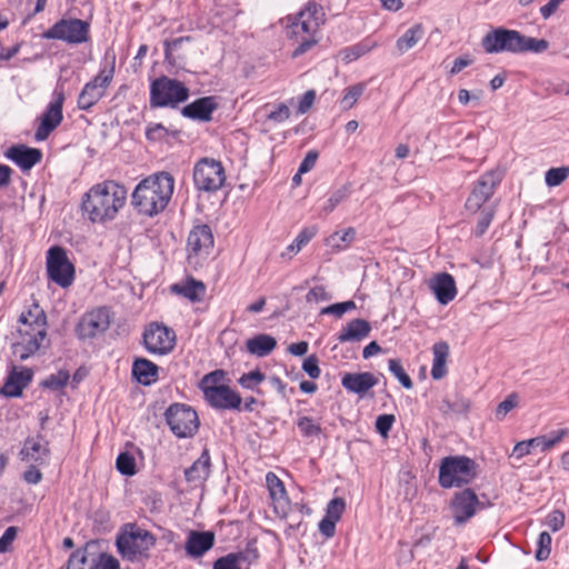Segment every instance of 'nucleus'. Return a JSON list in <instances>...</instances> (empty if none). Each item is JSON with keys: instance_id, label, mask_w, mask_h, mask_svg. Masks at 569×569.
Returning a JSON list of instances; mask_svg holds the SVG:
<instances>
[{"instance_id": "nucleus-5", "label": "nucleus", "mask_w": 569, "mask_h": 569, "mask_svg": "<svg viewBox=\"0 0 569 569\" xmlns=\"http://www.w3.org/2000/svg\"><path fill=\"white\" fill-rule=\"evenodd\" d=\"M477 476V463L466 456H449L441 460L439 485L442 488L462 487Z\"/></svg>"}, {"instance_id": "nucleus-50", "label": "nucleus", "mask_w": 569, "mask_h": 569, "mask_svg": "<svg viewBox=\"0 0 569 569\" xmlns=\"http://www.w3.org/2000/svg\"><path fill=\"white\" fill-rule=\"evenodd\" d=\"M569 176V167L551 168L546 172V183L549 187L561 184Z\"/></svg>"}, {"instance_id": "nucleus-47", "label": "nucleus", "mask_w": 569, "mask_h": 569, "mask_svg": "<svg viewBox=\"0 0 569 569\" xmlns=\"http://www.w3.org/2000/svg\"><path fill=\"white\" fill-rule=\"evenodd\" d=\"M350 190L348 186H342L337 189L327 200L326 204L322 208V211L328 214L335 210V208L341 203L349 196Z\"/></svg>"}, {"instance_id": "nucleus-44", "label": "nucleus", "mask_w": 569, "mask_h": 569, "mask_svg": "<svg viewBox=\"0 0 569 569\" xmlns=\"http://www.w3.org/2000/svg\"><path fill=\"white\" fill-rule=\"evenodd\" d=\"M390 372L399 380L406 389H411L413 383L411 378L406 373L399 359H390L388 361Z\"/></svg>"}, {"instance_id": "nucleus-17", "label": "nucleus", "mask_w": 569, "mask_h": 569, "mask_svg": "<svg viewBox=\"0 0 569 569\" xmlns=\"http://www.w3.org/2000/svg\"><path fill=\"white\" fill-rule=\"evenodd\" d=\"M110 327V313L104 307L84 313L78 322L80 339H90L103 333Z\"/></svg>"}, {"instance_id": "nucleus-3", "label": "nucleus", "mask_w": 569, "mask_h": 569, "mask_svg": "<svg viewBox=\"0 0 569 569\" xmlns=\"http://www.w3.org/2000/svg\"><path fill=\"white\" fill-rule=\"evenodd\" d=\"M287 36L297 42L292 57L297 58L319 42L320 27L326 21L323 8L308 2L295 17H288Z\"/></svg>"}, {"instance_id": "nucleus-29", "label": "nucleus", "mask_w": 569, "mask_h": 569, "mask_svg": "<svg viewBox=\"0 0 569 569\" xmlns=\"http://www.w3.org/2000/svg\"><path fill=\"white\" fill-rule=\"evenodd\" d=\"M211 472V459L207 448L203 449L200 457L184 470L187 482L193 485L203 483Z\"/></svg>"}, {"instance_id": "nucleus-64", "label": "nucleus", "mask_w": 569, "mask_h": 569, "mask_svg": "<svg viewBox=\"0 0 569 569\" xmlns=\"http://www.w3.org/2000/svg\"><path fill=\"white\" fill-rule=\"evenodd\" d=\"M331 296L326 291L325 287L317 286L307 293L306 300L307 302H319L329 300Z\"/></svg>"}, {"instance_id": "nucleus-9", "label": "nucleus", "mask_w": 569, "mask_h": 569, "mask_svg": "<svg viewBox=\"0 0 569 569\" xmlns=\"http://www.w3.org/2000/svg\"><path fill=\"white\" fill-rule=\"evenodd\" d=\"M226 180L224 169L221 162L203 158L197 162L193 169V181L197 189L212 192L219 190Z\"/></svg>"}, {"instance_id": "nucleus-32", "label": "nucleus", "mask_w": 569, "mask_h": 569, "mask_svg": "<svg viewBox=\"0 0 569 569\" xmlns=\"http://www.w3.org/2000/svg\"><path fill=\"white\" fill-rule=\"evenodd\" d=\"M371 330V326L367 320L353 319L339 332L338 340L340 342L360 341L366 338Z\"/></svg>"}, {"instance_id": "nucleus-20", "label": "nucleus", "mask_w": 569, "mask_h": 569, "mask_svg": "<svg viewBox=\"0 0 569 569\" xmlns=\"http://www.w3.org/2000/svg\"><path fill=\"white\" fill-rule=\"evenodd\" d=\"M4 156L13 161L22 171H28L42 159L40 149L31 148L24 144L11 146Z\"/></svg>"}, {"instance_id": "nucleus-36", "label": "nucleus", "mask_w": 569, "mask_h": 569, "mask_svg": "<svg viewBox=\"0 0 569 569\" xmlns=\"http://www.w3.org/2000/svg\"><path fill=\"white\" fill-rule=\"evenodd\" d=\"M30 322L33 325V330L40 336L42 331H47V317L44 311L34 303L32 309L22 312L19 317V323Z\"/></svg>"}, {"instance_id": "nucleus-23", "label": "nucleus", "mask_w": 569, "mask_h": 569, "mask_svg": "<svg viewBox=\"0 0 569 569\" xmlns=\"http://www.w3.org/2000/svg\"><path fill=\"white\" fill-rule=\"evenodd\" d=\"M46 336L47 331H42L40 336L37 331L31 332V336L27 331H20V340L12 345V353L21 361L27 360L40 349Z\"/></svg>"}, {"instance_id": "nucleus-25", "label": "nucleus", "mask_w": 569, "mask_h": 569, "mask_svg": "<svg viewBox=\"0 0 569 569\" xmlns=\"http://www.w3.org/2000/svg\"><path fill=\"white\" fill-rule=\"evenodd\" d=\"M206 400L211 407L222 410L239 409L242 401L240 395L227 385L212 389Z\"/></svg>"}, {"instance_id": "nucleus-62", "label": "nucleus", "mask_w": 569, "mask_h": 569, "mask_svg": "<svg viewBox=\"0 0 569 569\" xmlns=\"http://www.w3.org/2000/svg\"><path fill=\"white\" fill-rule=\"evenodd\" d=\"M87 561L86 550L77 549L73 551L68 560L67 569H84V563Z\"/></svg>"}, {"instance_id": "nucleus-6", "label": "nucleus", "mask_w": 569, "mask_h": 569, "mask_svg": "<svg viewBox=\"0 0 569 569\" xmlns=\"http://www.w3.org/2000/svg\"><path fill=\"white\" fill-rule=\"evenodd\" d=\"M190 94L181 81L166 76L157 78L150 86L151 108H176L179 103L188 100Z\"/></svg>"}, {"instance_id": "nucleus-10", "label": "nucleus", "mask_w": 569, "mask_h": 569, "mask_svg": "<svg viewBox=\"0 0 569 569\" xmlns=\"http://www.w3.org/2000/svg\"><path fill=\"white\" fill-rule=\"evenodd\" d=\"M47 273L51 281L61 288H68L74 280V267L63 248L54 246L48 250Z\"/></svg>"}, {"instance_id": "nucleus-21", "label": "nucleus", "mask_w": 569, "mask_h": 569, "mask_svg": "<svg viewBox=\"0 0 569 569\" xmlns=\"http://www.w3.org/2000/svg\"><path fill=\"white\" fill-rule=\"evenodd\" d=\"M379 379L371 372H348L341 379L342 387L349 392L365 396L371 388L377 386Z\"/></svg>"}, {"instance_id": "nucleus-54", "label": "nucleus", "mask_w": 569, "mask_h": 569, "mask_svg": "<svg viewBox=\"0 0 569 569\" xmlns=\"http://www.w3.org/2000/svg\"><path fill=\"white\" fill-rule=\"evenodd\" d=\"M372 47L373 46H371V44L361 42V43H357L350 48H346L342 51L343 60L346 62H351V61L360 58L361 56L368 53L372 49Z\"/></svg>"}, {"instance_id": "nucleus-58", "label": "nucleus", "mask_w": 569, "mask_h": 569, "mask_svg": "<svg viewBox=\"0 0 569 569\" xmlns=\"http://www.w3.org/2000/svg\"><path fill=\"white\" fill-rule=\"evenodd\" d=\"M493 216H495V211L491 208L483 209L481 211L480 217L477 222V226H476V229H475V234L477 237H481L486 233L487 229L489 228V226L493 219Z\"/></svg>"}, {"instance_id": "nucleus-48", "label": "nucleus", "mask_w": 569, "mask_h": 569, "mask_svg": "<svg viewBox=\"0 0 569 569\" xmlns=\"http://www.w3.org/2000/svg\"><path fill=\"white\" fill-rule=\"evenodd\" d=\"M551 536L547 532V531H543L539 535V538H538V548L536 550V559L538 561H543V560H547L550 556V552H551Z\"/></svg>"}, {"instance_id": "nucleus-4", "label": "nucleus", "mask_w": 569, "mask_h": 569, "mask_svg": "<svg viewBox=\"0 0 569 569\" xmlns=\"http://www.w3.org/2000/svg\"><path fill=\"white\" fill-rule=\"evenodd\" d=\"M156 545L154 536L136 523H128L117 536L116 546L123 559L131 562L149 557V550Z\"/></svg>"}, {"instance_id": "nucleus-60", "label": "nucleus", "mask_w": 569, "mask_h": 569, "mask_svg": "<svg viewBox=\"0 0 569 569\" xmlns=\"http://www.w3.org/2000/svg\"><path fill=\"white\" fill-rule=\"evenodd\" d=\"M396 418L393 415H380L376 419V429L382 436L387 437L392 428Z\"/></svg>"}, {"instance_id": "nucleus-40", "label": "nucleus", "mask_w": 569, "mask_h": 569, "mask_svg": "<svg viewBox=\"0 0 569 569\" xmlns=\"http://www.w3.org/2000/svg\"><path fill=\"white\" fill-rule=\"evenodd\" d=\"M247 560L244 552H231L223 557L218 558L212 566V569H241V563Z\"/></svg>"}, {"instance_id": "nucleus-31", "label": "nucleus", "mask_w": 569, "mask_h": 569, "mask_svg": "<svg viewBox=\"0 0 569 569\" xmlns=\"http://www.w3.org/2000/svg\"><path fill=\"white\" fill-rule=\"evenodd\" d=\"M159 367L152 361L139 358L133 361L132 376L136 380L143 385L150 386L158 380Z\"/></svg>"}, {"instance_id": "nucleus-28", "label": "nucleus", "mask_w": 569, "mask_h": 569, "mask_svg": "<svg viewBox=\"0 0 569 569\" xmlns=\"http://www.w3.org/2000/svg\"><path fill=\"white\" fill-rule=\"evenodd\" d=\"M430 288L441 305L449 303L457 295L455 279L451 274L446 272L437 274L431 280Z\"/></svg>"}, {"instance_id": "nucleus-18", "label": "nucleus", "mask_w": 569, "mask_h": 569, "mask_svg": "<svg viewBox=\"0 0 569 569\" xmlns=\"http://www.w3.org/2000/svg\"><path fill=\"white\" fill-rule=\"evenodd\" d=\"M53 97L54 100L48 106L47 110L41 116L40 124L34 133L37 141L46 140L63 119L62 106L64 101V93L62 90H54Z\"/></svg>"}, {"instance_id": "nucleus-26", "label": "nucleus", "mask_w": 569, "mask_h": 569, "mask_svg": "<svg viewBox=\"0 0 569 569\" xmlns=\"http://www.w3.org/2000/svg\"><path fill=\"white\" fill-rule=\"evenodd\" d=\"M266 482L270 498L273 501L276 512L286 516L289 510V498L283 482L273 472L267 473Z\"/></svg>"}, {"instance_id": "nucleus-1", "label": "nucleus", "mask_w": 569, "mask_h": 569, "mask_svg": "<svg viewBox=\"0 0 569 569\" xmlns=\"http://www.w3.org/2000/svg\"><path fill=\"white\" fill-rule=\"evenodd\" d=\"M127 201V189L113 181L106 180L91 187L82 199V210L90 221L104 223L118 216Z\"/></svg>"}, {"instance_id": "nucleus-2", "label": "nucleus", "mask_w": 569, "mask_h": 569, "mask_svg": "<svg viewBox=\"0 0 569 569\" xmlns=\"http://www.w3.org/2000/svg\"><path fill=\"white\" fill-rule=\"evenodd\" d=\"M174 179L166 171L144 178L132 192L131 202L139 213L152 217L163 211L173 193Z\"/></svg>"}, {"instance_id": "nucleus-11", "label": "nucleus", "mask_w": 569, "mask_h": 569, "mask_svg": "<svg viewBox=\"0 0 569 569\" xmlns=\"http://www.w3.org/2000/svg\"><path fill=\"white\" fill-rule=\"evenodd\" d=\"M523 34L517 30L497 28L482 39V47L488 53L511 52L521 53Z\"/></svg>"}, {"instance_id": "nucleus-13", "label": "nucleus", "mask_w": 569, "mask_h": 569, "mask_svg": "<svg viewBox=\"0 0 569 569\" xmlns=\"http://www.w3.org/2000/svg\"><path fill=\"white\" fill-rule=\"evenodd\" d=\"M480 508H482V503L470 488L456 492L449 503V510L456 526L467 523Z\"/></svg>"}, {"instance_id": "nucleus-34", "label": "nucleus", "mask_w": 569, "mask_h": 569, "mask_svg": "<svg viewBox=\"0 0 569 569\" xmlns=\"http://www.w3.org/2000/svg\"><path fill=\"white\" fill-rule=\"evenodd\" d=\"M433 362L431 368V377L440 380L447 375V359L449 356V346L445 341H440L432 347Z\"/></svg>"}, {"instance_id": "nucleus-53", "label": "nucleus", "mask_w": 569, "mask_h": 569, "mask_svg": "<svg viewBox=\"0 0 569 569\" xmlns=\"http://www.w3.org/2000/svg\"><path fill=\"white\" fill-rule=\"evenodd\" d=\"M346 509V501L341 497L333 498L326 508V516L332 520L339 521Z\"/></svg>"}, {"instance_id": "nucleus-45", "label": "nucleus", "mask_w": 569, "mask_h": 569, "mask_svg": "<svg viewBox=\"0 0 569 569\" xmlns=\"http://www.w3.org/2000/svg\"><path fill=\"white\" fill-rule=\"evenodd\" d=\"M90 569H120V562L112 555L100 552L92 559Z\"/></svg>"}, {"instance_id": "nucleus-57", "label": "nucleus", "mask_w": 569, "mask_h": 569, "mask_svg": "<svg viewBox=\"0 0 569 569\" xmlns=\"http://www.w3.org/2000/svg\"><path fill=\"white\" fill-rule=\"evenodd\" d=\"M297 426L305 437L318 436L321 432V427L315 423L310 417H301Z\"/></svg>"}, {"instance_id": "nucleus-19", "label": "nucleus", "mask_w": 569, "mask_h": 569, "mask_svg": "<svg viewBox=\"0 0 569 569\" xmlns=\"http://www.w3.org/2000/svg\"><path fill=\"white\" fill-rule=\"evenodd\" d=\"M19 456L22 461L43 465L50 456L49 442L41 435L29 437L24 440Z\"/></svg>"}, {"instance_id": "nucleus-14", "label": "nucleus", "mask_w": 569, "mask_h": 569, "mask_svg": "<svg viewBox=\"0 0 569 569\" xmlns=\"http://www.w3.org/2000/svg\"><path fill=\"white\" fill-rule=\"evenodd\" d=\"M146 349L156 355L169 353L176 345V333L164 325L151 323L143 332Z\"/></svg>"}, {"instance_id": "nucleus-46", "label": "nucleus", "mask_w": 569, "mask_h": 569, "mask_svg": "<svg viewBox=\"0 0 569 569\" xmlns=\"http://www.w3.org/2000/svg\"><path fill=\"white\" fill-rule=\"evenodd\" d=\"M117 469L124 476H133L136 473V460L129 452H121L116 461Z\"/></svg>"}, {"instance_id": "nucleus-33", "label": "nucleus", "mask_w": 569, "mask_h": 569, "mask_svg": "<svg viewBox=\"0 0 569 569\" xmlns=\"http://www.w3.org/2000/svg\"><path fill=\"white\" fill-rule=\"evenodd\" d=\"M277 346V340L266 333H260L248 339L246 347L249 353L257 357H266L270 355Z\"/></svg>"}, {"instance_id": "nucleus-7", "label": "nucleus", "mask_w": 569, "mask_h": 569, "mask_svg": "<svg viewBox=\"0 0 569 569\" xmlns=\"http://www.w3.org/2000/svg\"><path fill=\"white\" fill-rule=\"evenodd\" d=\"M164 417L170 430L178 438L193 437L199 429L198 413L190 406L172 403L166 410Z\"/></svg>"}, {"instance_id": "nucleus-15", "label": "nucleus", "mask_w": 569, "mask_h": 569, "mask_svg": "<svg viewBox=\"0 0 569 569\" xmlns=\"http://www.w3.org/2000/svg\"><path fill=\"white\" fill-rule=\"evenodd\" d=\"M113 67L109 70H101L91 81L84 84L78 97V108L80 110H89L104 96L113 79Z\"/></svg>"}, {"instance_id": "nucleus-56", "label": "nucleus", "mask_w": 569, "mask_h": 569, "mask_svg": "<svg viewBox=\"0 0 569 569\" xmlns=\"http://www.w3.org/2000/svg\"><path fill=\"white\" fill-rule=\"evenodd\" d=\"M266 379L264 373H262L260 370H253L248 373H243L240 379L239 383L241 387L246 389H254L259 383H261Z\"/></svg>"}, {"instance_id": "nucleus-8", "label": "nucleus", "mask_w": 569, "mask_h": 569, "mask_svg": "<svg viewBox=\"0 0 569 569\" xmlns=\"http://www.w3.org/2000/svg\"><path fill=\"white\" fill-rule=\"evenodd\" d=\"M89 22L70 18L57 21L43 33V37L46 39L61 40L69 44H79L89 40Z\"/></svg>"}, {"instance_id": "nucleus-51", "label": "nucleus", "mask_w": 569, "mask_h": 569, "mask_svg": "<svg viewBox=\"0 0 569 569\" xmlns=\"http://www.w3.org/2000/svg\"><path fill=\"white\" fill-rule=\"evenodd\" d=\"M523 43H521V53L523 52H536L540 53L548 49L549 42L545 39H536L531 37L523 36Z\"/></svg>"}, {"instance_id": "nucleus-12", "label": "nucleus", "mask_w": 569, "mask_h": 569, "mask_svg": "<svg viewBox=\"0 0 569 569\" xmlns=\"http://www.w3.org/2000/svg\"><path fill=\"white\" fill-rule=\"evenodd\" d=\"M213 248V234L208 224L194 226L187 239L189 263L199 264L207 259Z\"/></svg>"}, {"instance_id": "nucleus-37", "label": "nucleus", "mask_w": 569, "mask_h": 569, "mask_svg": "<svg viewBox=\"0 0 569 569\" xmlns=\"http://www.w3.org/2000/svg\"><path fill=\"white\" fill-rule=\"evenodd\" d=\"M191 41L190 37H179L173 40L164 41V57L166 60L176 64L178 61L186 59L187 54L184 52H180L183 43H188Z\"/></svg>"}, {"instance_id": "nucleus-27", "label": "nucleus", "mask_w": 569, "mask_h": 569, "mask_svg": "<svg viewBox=\"0 0 569 569\" xmlns=\"http://www.w3.org/2000/svg\"><path fill=\"white\" fill-rule=\"evenodd\" d=\"M33 372L29 368H23L18 371L16 368L9 373L6 382L2 387V393L7 397H19L22 395V390L32 380Z\"/></svg>"}, {"instance_id": "nucleus-52", "label": "nucleus", "mask_w": 569, "mask_h": 569, "mask_svg": "<svg viewBox=\"0 0 569 569\" xmlns=\"http://www.w3.org/2000/svg\"><path fill=\"white\" fill-rule=\"evenodd\" d=\"M356 309V303L352 300L330 305L321 310V315H333L341 318L346 312Z\"/></svg>"}, {"instance_id": "nucleus-41", "label": "nucleus", "mask_w": 569, "mask_h": 569, "mask_svg": "<svg viewBox=\"0 0 569 569\" xmlns=\"http://www.w3.org/2000/svg\"><path fill=\"white\" fill-rule=\"evenodd\" d=\"M356 238V230L352 227L347 228L343 232H335L328 239L327 243L336 250L347 248Z\"/></svg>"}, {"instance_id": "nucleus-63", "label": "nucleus", "mask_w": 569, "mask_h": 569, "mask_svg": "<svg viewBox=\"0 0 569 569\" xmlns=\"http://www.w3.org/2000/svg\"><path fill=\"white\" fill-rule=\"evenodd\" d=\"M268 119L278 123L284 122L290 117V110L287 104L279 103L274 110L268 113Z\"/></svg>"}, {"instance_id": "nucleus-43", "label": "nucleus", "mask_w": 569, "mask_h": 569, "mask_svg": "<svg viewBox=\"0 0 569 569\" xmlns=\"http://www.w3.org/2000/svg\"><path fill=\"white\" fill-rule=\"evenodd\" d=\"M317 233L316 227L305 228L296 237L293 242L287 248L289 252H299Z\"/></svg>"}, {"instance_id": "nucleus-30", "label": "nucleus", "mask_w": 569, "mask_h": 569, "mask_svg": "<svg viewBox=\"0 0 569 569\" xmlns=\"http://www.w3.org/2000/svg\"><path fill=\"white\" fill-rule=\"evenodd\" d=\"M171 292L188 299L191 302H200L206 296V286L202 281L188 277L184 281L173 283Z\"/></svg>"}, {"instance_id": "nucleus-38", "label": "nucleus", "mask_w": 569, "mask_h": 569, "mask_svg": "<svg viewBox=\"0 0 569 569\" xmlns=\"http://www.w3.org/2000/svg\"><path fill=\"white\" fill-rule=\"evenodd\" d=\"M223 378V370H214L203 376L199 382V388L202 390L204 399L210 396L212 389H219V387L224 386L222 383Z\"/></svg>"}, {"instance_id": "nucleus-16", "label": "nucleus", "mask_w": 569, "mask_h": 569, "mask_svg": "<svg viewBox=\"0 0 569 569\" xmlns=\"http://www.w3.org/2000/svg\"><path fill=\"white\" fill-rule=\"evenodd\" d=\"M500 181L501 173L498 171L491 170L482 174L466 201V209L473 213L479 211L493 194Z\"/></svg>"}, {"instance_id": "nucleus-55", "label": "nucleus", "mask_w": 569, "mask_h": 569, "mask_svg": "<svg viewBox=\"0 0 569 569\" xmlns=\"http://www.w3.org/2000/svg\"><path fill=\"white\" fill-rule=\"evenodd\" d=\"M365 91V84L363 83H357L352 87H349L346 89V92L342 98V104L345 108L349 109L355 106V103L358 101L360 96Z\"/></svg>"}, {"instance_id": "nucleus-39", "label": "nucleus", "mask_w": 569, "mask_h": 569, "mask_svg": "<svg viewBox=\"0 0 569 569\" xmlns=\"http://www.w3.org/2000/svg\"><path fill=\"white\" fill-rule=\"evenodd\" d=\"M567 433V430L560 429L555 432H551L548 436H540L530 439V443L532 448H538L541 452L551 449L555 445H557L563 436Z\"/></svg>"}, {"instance_id": "nucleus-42", "label": "nucleus", "mask_w": 569, "mask_h": 569, "mask_svg": "<svg viewBox=\"0 0 569 569\" xmlns=\"http://www.w3.org/2000/svg\"><path fill=\"white\" fill-rule=\"evenodd\" d=\"M70 375L67 370H59L57 373H52L47 377L41 386L51 390H60L68 383Z\"/></svg>"}, {"instance_id": "nucleus-59", "label": "nucleus", "mask_w": 569, "mask_h": 569, "mask_svg": "<svg viewBox=\"0 0 569 569\" xmlns=\"http://www.w3.org/2000/svg\"><path fill=\"white\" fill-rule=\"evenodd\" d=\"M565 513L556 509L546 517L545 525L556 532L565 526Z\"/></svg>"}, {"instance_id": "nucleus-24", "label": "nucleus", "mask_w": 569, "mask_h": 569, "mask_svg": "<svg viewBox=\"0 0 569 569\" xmlns=\"http://www.w3.org/2000/svg\"><path fill=\"white\" fill-rule=\"evenodd\" d=\"M218 108V103L214 97H203L199 98L196 101L184 106L181 110L183 117L199 120V121H210L212 118L213 111Z\"/></svg>"}, {"instance_id": "nucleus-49", "label": "nucleus", "mask_w": 569, "mask_h": 569, "mask_svg": "<svg viewBox=\"0 0 569 569\" xmlns=\"http://www.w3.org/2000/svg\"><path fill=\"white\" fill-rule=\"evenodd\" d=\"M519 405V396L516 392L510 393L501 401L496 409L497 420H503L505 417Z\"/></svg>"}, {"instance_id": "nucleus-22", "label": "nucleus", "mask_w": 569, "mask_h": 569, "mask_svg": "<svg viewBox=\"0 0 569 569\" xmlns=\"http://www.w3.org/2000/svg\"><path fill=\"white\" fill-rule=\"evenodd\" d=\"M216 536L212 531L191 530L186 541V553L193 559L202 557L214 545Z\"/></svg>"}, {"instance_id": "nucleus-35", "label": "nucleus", "mask_w": 569, "mask_h": 569, "mask_svg": "<svg viewBox=\"0 0 569 569\" xmlns=\"http://www.w3.org/2000/svg\"><path fill=\"white\" fill-rule=\"evenodd\" d=\"M425 28L421 23L410 27L396 42L399 54L412 49L423 37Z\"/></svg>"}, {"instance_id": "nucleus-61", "label": "nucleus", "mask_w": 569, "mask_h": 569, "mask_svg": "<svg viewBox=\"0 0 569 569\" xmlns=\"http://www.w3.org/2000/svg\"><path fill=\"white\" fill-rule=\"evenodd\" d=\"M302 369L311 379L320 377L321 370L318 365V358L315 355L303 360Z\"/></svg>"}]
</instances>
